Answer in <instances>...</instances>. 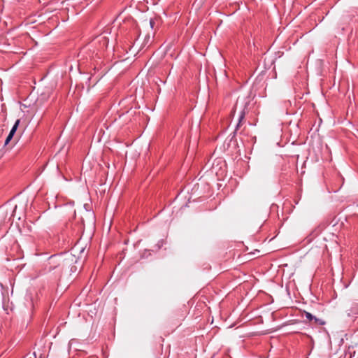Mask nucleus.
Returning <instances> with one entry per match:
<instances>
[{
	"label": "nucleus",
	"mask_w": 358,
	"mask_h": 358,
	"mask_svg": "<svg viewBox=\"0 0 358 358\" xmlns=\"http://www.w3.org/2000/svg\"><path fill=\"white\" fill-rule=\"evenodd\" d=\"M20 120H17L13 125V127H12L11 130L10 131V133L8 134V136H7L6 141H5V145H7L8 144V143L10 141V140L12 139V138L13 137L18 126H19V124H20Z\"/></svg>",
	"instance_id": "nucleus-1"
},
{
	"label": "nucleus",
	"mask_w": 358,
	"mask_h": 358,
	"mask_svg": "<svg viewBox=\"0 0 358 358\" xmlns=\"http://www.w3.org/2000/svg\"><path fill=\"white\" fill-rule=\"evenodd\" d=\"M20 120H17L13 125V127H12L11 130L10 131V133L8 134V136H7L6 141H5V145H7L8 144V143L10 141V140L12 139V138L13 137L18 126H19V124H20Z\"/></svg>",
	"instance_id": "nucleus-2"
},
{
	"label": "nucleus",
	"mask_w": 358,
	"mask_h": 358,
	"mask_svg": "<svg viewBox=\"0 0 358 358\" xmlns=\"http://www.w3.org/2000/svg\"><path fill=\"white\" fill-rule=\"evenodd\" d=\"M355 348L358 350V345H356L355 346L349 347L348 352L350 354V358L356 357V350Z\"/></svg>",
	"instance_id": "nucleus-3"
},
{
	"label": "nucleus",
	"mask_w": 358,
	"mask_h": 358,
	"mask_svg": "<svg viewBox=\"0 0 358 358\" xmlns=\"http://www.w3.org/2000/svg\"><path fill=\"white\" fill-rule=\"evenodd\" d=\"M305 313V316H306V317L309 321H311V320H313L315 318V317H314L311 313H308V312L305 311V313Z\"/></svg>",
	"instance_id": "nucleus-4"
},
{
	"label": "nucleus",
	"mask_w": 358,
	"mask_h": 358,
	"mask_svg": "<svg viewBox=\"0 0 358 358\" xmlns=\"http://www.w3.org/2000/svg\"><path fill=\"white\" fill-rule=\"evenodd\" d=\"M313 320H315V324H317L320 325H324L325 324V322L323 320H322L321 319L317 318L315 317Z\"/></svg>",
	"instance_id": "nucleus-5"
},
{
	"label": "nucleus",
	"mask_w": 358,
	"mask_h": 358,
	"mask_svg": "<svg viewBox=\"0 0 358 358\" xmlns=\"http://www.w3.org/2000/svg\"><path fill=\"white\" fill-rule=\"evenodd\" d=\"M244 116H245V113L243 112L241 113V115L240 116V122L241 121L242 119L244 118Z\"/></svg>",
	"instance_id": "nucleus-6"
},
{
	"label": "nucleus",
	"mask_w": 358,
	"mask_h": 358,
	"mask_svg": "<svg viewBox=\"0 0 358 358\" xmlns=\"http://www.w3.org/2000/svg\"><path fill=\"white\" fill-rule=\"evenodd\" d=\"M150 26L152 27H153L154 22L152 21V20H150Z\"/></svg>",
	"instance_id": "nucleus-7"
},
{
	"label": "nucleus",
	"mask_w": 358,
	"mask_h": 358,
	"mask_svg": "<svg viewBox=\"0 0 358 358\" xmlns=\"http://www.w3.org/2000/svg\"><path fill=\"white\" fill-rule=\"evenodd\" d=\"M357 358H358V355H357Z\"/></svg>",
	"instance_id": "nucleus-8"
}]
</instances>
